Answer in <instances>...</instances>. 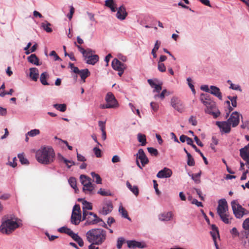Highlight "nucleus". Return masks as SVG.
<instances>
[{
	"instance_id": "36",
	"label": "nucleus",
	"mask_w": 249,
	"mask_h": 249,
	"mask_svg": "<svg viewBox=\"0 0 249 249\" xmlns=\"http://www.w3.org/2000/svg\"><path fill=\"white\" fill-rule=\"evenodd\" d=\"M119 212L120 213H121L122 216L128 219H130L129 217H128L127 211L122 205L119 206Z\"/></svg>"
},
{
	"instance_id": "16",
	"label": "nucleus",
	"mask_w": 249,
	"mask_h": 249,
	"mask_svg": "<svg viewBox=\"0 0 249 249\" xmlns=\"http://www.w3.org/2000/svg\"><path fill=\"white\" fill-rule=\"evenodd\" d=\"M240 155L247 162L249 168V143L240 149Z\"/></svg>"
},
{
	"instance_id": "47",
	"label": "nucleus",
	"mask_w": 249,
	"mask_h": 249,
	"mask_svg": "<svg viewBox=\"0 0 249 249\" xmlns=\"http://www.w3.org/2000/svg\"><path fill=\"white\" fill-rule=\"evenodd\" d=\"M193 148L195 150V151H196V152H197V153H198L199 154V155H200V156L202 157V158H203V160H204V161L205 163L206 164H208V161H207V159H206V158L205 157H204V155H203V153L200 151V150L199 149H198L197 148V147L196 146V145H193Z\"/></svg>"
},
{
	"instance_id": "51",
	"label": "nucleus",
	"mask_w": 249,
	"mask_h": 249,
	"mask_svg": "<svg viewBox=\"0 0 249 249\" xmlns=\"http://www.w3.org/2000/svg\"><path fill=\"white\" fill-rule=\"evenodd\" d=\"M116 3L114 1V0H105V5L107 7H111L112 6H114L116 5Z\"/></svg>"
},
{
	"instance_id": "22",
	"label": "nucleus",
	"mask_w": 249,
	"mask_h": 249,
	"mask_svg": "<svg viewBox=\"0 0 249 249\" xmlns=\"http://www.w3.org/2000/svg\"><path fill=\"white\" fill-rule=\"evenodd\" d=\"M173 216L172 212H164L159 215V219L161 221H168L172 219Z\"/></svg>"
},
{
	"instance_id": "58",
	"label": "nucleus",
	"mask_w": 249,
	"mask_h": 249,
	"mask_svg": "<svg viewBox=\"0 0 249 249\" xmlns=\"http://www.w3.org/2000/svg\"><path fill=\"white\" fill-rule=\"evenodd\" d=\"M167 93V91L166 89H164L162 91V92H161V93L160 94L155 95L154 96V98H156L157 97H160L161 99H163L164 98L165 96Z\"/></svg>"
},
{
	"instance_id": "42",
	"label": "nucleus",
	"mask_w": 249,
	"mask_h": 249,
	"mask_svg": "<svg viewBox=\"0 0 249 249\" xmlns=\"http://www.w3.org/2000/svg\"><path fill=\"white\" fill-rule=\"evenodd\" d=\"M201 175V172L198 173L197 174H192L189 175L191 177L192 179L196 183H199L200 182V180L199 179V177Z\"/></svg>"
},
{
	"instance_id": "5",
	"label": "nucleus",
	"mask_w": 249,
	"mask_h": 249,
	"mask_svg": "<svg viewBox=\"0 0 249 249\" xmlns=\"http://www.w3.org/2000/svg\"><path fill=\"white\" fill-rule=\"evenodd\" d=\"M217 212L221 219L226 224L231 223L228 211V204L225 199H221L218 202Z\"/></svg>"
},
{
	"instance_id": "46",
	"label": "nucleus",
	"mask_w": 249,
	"mask_h": 249,
	"mask_svg": "<svg viewBox=\"0 0 249 249\" xmlns=\"http://www.w3.org/2000/svg\"><path fill=\"white\" fill-rule=\"evenodd\" d=\"M173 108L180 113H182L184 111V107L182 104L181 103L180 101L178 103L177 105L174 107Z\"/></svg>"
},
{
	"instance_id": "59",
	"label": "nucleus",
	"mask_w": 249,
	"mask_h": 249,
	"mask_svg": "<svg viewBox=\"0 0 249 249\" xmlns=\"http://www.w3.org/2000/svg\"><path fill=\"white\" fill-rule=\"evenodd\" d=\"M189 122L191 123L193 125L196 126L197 125V121L195 118V117L193 116H191L189 119Z\"/></svg>"
},
{
	"instance_id": "2",
	"label": "nucleus",
	"mask_w": 249,
	"mask_h": 249,
	"mask_svg": "<svg viewBox=\"0 0 249 249\" xmlns=\"http://www.w3.org/2000/svg\"><path fill=\"white\" fill-rule=\"evenodd\" d=\"M87 241L90 243L100 245L105 242L107 237V231L101 228L92 229L86 234Z\"/></svg>"
},
{
	"instance_id": "13",
	"label": "nucleus",
	"mask_w": 249,
	"mask_h": 249,
	"mask_svg": "<svg viewBox=\"0 0 249 249\" xmlns=\"http://www.w3.org/2000/svg\"><path fill=\"white\" fill-rule=\"evenodd\" d=\"M94 51L91 49L89 53H87L84 57L86 63L88 64L94 65L99 61V56L97 54H93Z\"/></svg>"
},
{
	"instance_id": "33",
	"label": "nucleus",
	"mask_w": 249,
	"mask_h": 249,
	"mask_svg": "<svg viewBox=\"0 0 249 249\" xmlns=\"http://www.w3.org/2000/svg\"><path fill=\"white\" fill-rule=\"evenodd\" d=\"M51 24L47 21L41 23V27L47 33H51L52 32V29L51 28Z\"/></svg>"
},
{
	"instance_id": "6",
	"label": "nucleus",
	"mask_w": 249,
	"mask_h": 249,
	"mask_svg": "<svg viewBox=\"0 0 249 249\" xmlns=\"http://www.w3.org/2000/svg\"><path fill=\"white\" fill-rule=\"evenodd\" d=\"M106 104L100 105V107L102 109L116 108L119 107V103L115 99L114 95L110 92H107L106 97Z\"/></svg>"
},
{
	"instance_id": "14",
	"label": "nucleus",
	"mask_w": 249,
	"mask_h": 249,
	"mask_svg": "<svg viewBox=\"0 0 249 249\" xmlns=\"http://www.w3.org/2000/svg\"><path fill=\"white\" fill-rule=\"evenodd\" d=\"M240 116H241V115L238 112L236 111L233 112L228 120V121L232 127H235L239 124Z\"/></svg>"
},
{
	"instance_id": "20",
	"label": "nucleus",
	"mask_w": 249,
	"mask_h": 249,
	"mask_svg": "<svg viewBox=\"0 0 249 249\" xmlns=\"http://www.w3.org/2000/svg\"><path fill=\"white\" fill-rule=\"evenodd\" d=\"M172 175V171L169 168L165 167L160 171L157 174V177L159 178H168Z\"/></svg>"
},
{
	"instance_id": "34",
	"label": "nucleus",
	"mask_w": 249,
	"mask_h": 249,
	"mask_svg": "<svg viewBox=\"0 0 249 249\" xmlns=\"http://www.w3.org/2000/svg\"><path fill=\"white\" fill-rule=\"evenodd\" d=\"M160 42L159 41V40H157L155 42L154 48L152 49L151 51V53L153 55L154 58L157 57L156 52L159 49L160 46Z\"/></svg>"
},
{
	"instance_id": "28",
	"label": "nucleus",
	"mask_w": 249,
	"mask_h": 249,
	"mask_svg": "<svg viewBox=\"0 0 249 249\" xmlns=\"http://www.w3.org/2000/svg\"><path fill=\"white\" fill-rule=\"evenodd\" d=\"M126 185L127 187L136 196H137L139 195V189L137 186L134 185L132 186L130 183L127 181H126Z\"/></svg>"
},
{
	"instance_id": "52",
	"label": "nucleus",
	"mask_w": 249,
	"mask_h": 249,
	"mask_svg": "<svg viewBox=\"0 0 249 249\" xmlns=\"http://www.w3.org/2000/svg\"><path fill=\"white\" fill-rule=\"evenodd\" d=\"M187 81L188 85L189 87L191 89V90L193 92V94H195L196 93V90L195 89L194 85L192 83L191 78L190 77L187 78Z\"/></svg>"
},
{
	"instance_id": "3",
	"label": "nucleus",
	"mask_w": 249,
	"mask_h": 249,
	"mask_svg": "<svg viewBox=\"0 0 249 249\" xmlns=\"http://www.w3.org/2000/svg\"><path fill=\"white\" fill-rule=\"evenodd\" d=\"M20 224V220L17 218L6 219V216H4L0 226V231L3 233L9 234L18 228Z\"/></svg>"
},
{
	"instance_id": "18",
	"label": "nucleus",
	"mask_w": 249,
	"mask_h": 249,
	"mask_svg": "<svg viewBox=\"0 0 249 249\" xmlns=\"http://www.w3.org/2000/svg\"><path fill=\"white\" fill-rule=\"evenodd\" d=\"M127 15L128 13L124 5H122L117 8L116 17L118 19L124 20L126 18Z\"/></svg>"
},
{
	"instance_id": "54",
	"label": "nucleus",
	"mask_w": 249,
	"mask_h": 249,
	"mask_svg": "<svg viewBox=\"0 0 249 249\" xmlns=\"http://www.w3.org/2000/svg\"><path fill=\"white\" fill-rule=\"evenodd\" d=\"M124 241V239L123 237H119L118 238L117 247L118 249H121Z\"/></svg>"
},
{
	"instance_id": "11",
	"label": "nucleus",
	"mask_w": 249,
	"mask_h": 249,
	"mask_svg": "<svg viewBox=\"0 0 249 249\" xmlns=\"http://www.w3.org/2000/svg\"><path fill=\"white\" fill-rule=\"evenodd\" d=\"M113 208V206L112 201L110 200L105 199L102 203L99 212L103 215H106L112 212Z\"/></svg>"
},
{
	"instance_id": "62",
	"label": "nucleus",
	"mask_w": 249,
	"mask_h": 249,
	"mask_svg": "<svg viewBox=\"0 0 249 249\" xmlns=\"http://www.w3.org/2000/svg\"><path fill=\"white\" fill-rule=\"evenodd\" d=\"M64 162L66 164L68 168H71V166L74 165L75 164L74 162L72 160H70L67 159L65 160Z\"/></svg>"
},
{
	"instance_id": "30",
	"label": "nucleus",
	"mask_w": 249,
	"mask_h": 249,
	"mask_svg": "<svg viewBox=\"0 0 249 249\" xmlns=\"http://www.w3.org/2000/svg\"><path fill=\"white\" fill-rule=\"evenodd\" d=\"M49 77V75L47 72L42 73L40 76V81L43 85H49V84L47 82V79Z\"/></svg>"
},
{
	"instance_id": "56",
	"label": "nucleus",
	"mask_w": 249,
	"mask_h": 249,
	"mask_svg": "<svg viewBox=\"0 0 249 249\" xmlns=\"http://www.w3.org/2000/svg\"><path fill=\"white\" fill-rule=\"evenodd\" d=\"M179 101L180 100L178 98L173 97L171 100V105L174 107Z\"/></svg>"
},
{
	"instance_id": "48",
	"label": "nucleus",
	"mask_w": 249,
	"mask_h": 249,
	"mask_svg": "<svg viewBox=\"0 0 249 249\" xmlns=\"http://www.w3.org/2000/svg\"><path fill=\"white\" fill-rule=\"evenodd\" d=\"M213 231L211 232V234L213 237V240L214 241L216 240V235H218V231L217 228L214 227V226H213Z\"/></svg>"
},
{
	"instance_id": "27",
	"label": "nucleus",
	"mask_w": 249,
	"mask_h": 249,
	"mask_svg": "<svg viewBox=\"0 0 249 249\" xmlns=\"http://www.w3.org/2000/svg\"><path fill=\"white\" fill-rule=\"evenodd\" d=\"M94 186L92 184L83 186V191L88 195H92L94 193Z\"/></svg>"
},
{
	"instance_id": "35",
	"label": "nucleus",
	"mask_w": 249,
	"mask_h": 249,
	"mask_svg": "<svg viewBox=\"0 0 249 249\" xmlns=\"http://www.w3.org/2000/svg\"><path fill=\"white\" fill-rule=\"evenodd\" d=\"M68 182L71 186L75 190V192L78 190L76 185V180L75 178L71 177L68 180Z\"/></svg>"
},
{
	"instance_id": "12",
	"label": "nucleus",
	"mask_w": 249,
	"mask_h": 249,
	"mask_svg": "<svg viewBox=\"0 0 249 249\" xmlns=\"http://www.w3.org/2000/svg\"><path fill=\"white\" fill-rule=\"evenodd\" d=\"M69 67L73 72L80 75L83 83L85 82L86 78L90 75V72L88 69L79 70L77 67H75L74 64L71 63H69Z\"/></svg>"
},
{
	"instance_id": "50",
	"label": "nucleus",
	"mask_w": 249,
	"mask_h": 249,
	"mask_svg": "<svg viewBox=\"0 0 249 249\" xmlns=\"http://www.w3.org/2000/svg\"><path fill=\"white\" fill-rule=\"evenodd\" d=\"M158 69L161 72H165L166 71V67L165 65L163 63L158 62Z\"/></svg>"
},
{
	"instance_id": "21",
	"label": "nucleus",
	"mask_w": 249,
	"mask_h": 249,
	"mask_svg": "<svg viewBox=\"0 0 249 249\" xmlns=\"http://www.w3.org/2000/svg\"><path fill=\"white\" fill-rule=\"evenodd\" d=\"M111 66L113 70L117 71L120 69H126V65L120 62L118 59L114 58L111 63Z\"/></svg>"
},
{
	"instance_id": "38",
	"label": "nucleus",
	"mask_w": 249,
	"mask_h": 249,
	"mask_svg": "<svg viewBox=\"0 0 249 249\" xmlns=\"http://www.w3.org/2000/svg\"><path fill=\"white\" fill-rule=\"evenodd\" d=\"M53 107L57 109L58 110H59L61 112H64L66 110V105L64 104H54Z\"/></svg>"
},
{
	"instance_id": "23",
	"label": "nucleus",
	"mask_w": 249,
	"mask_h": 249,
	"mask_svg": "<svg viewBox=\"0 0 249 249\" xmlns=\"http://www.w3.org/2000/svg\"><path fill=\"white\" fill-rule=\"evenodd\" d=\"M210 93L216 97L219 100H222V93L220 91L219 88L214 86H210Z\"/></svg>"
},
{
	"instance_id": "39",
	"label": "nucleus",
	"mask_w": 249,
	"mask_h": 249,
	"mask_svg": "<svg viewBox=\"0 0 249 249\" xmlns=\"http://www.w3.org/2000/svg\"><path fill=\"white\" fill-rule=\"evenodd\" d=\"M91 175L94 180H95V182L97 184H101L102 183V178L100 177V176L96 174L94 172H91Z\"/></svg>"
},
{
	"instance_id": "43",
	"label": "nucleus",
	"mask_w": 249,
	"mask_h": 249,
	"mask_svg": "<svg viewBox=\"0 0 249 249\" xmlns=\"http://www.w3.org/2000/svg\"><path fill=\"white\" fill-rule=\"evenodd\" d=\"M98 194L101 195L102 196H110L112 195L109 191H107L102 188H100L99 189V190L98 191Z\"/></svg>"
},
{
	"instance_id": "37",
	"label": "nucleus",
	"mask_w": 249,
	"mask_h": 249,
	"mask_svg": "<svg viewBox=\"0 0 249 249\" xmlns=\"http://www.w3.org/2000/svg\"><path fill=\"white\" fill-rule=\"evenodd\" d=\"M75 46L77 47L78 50L82 53L83 57H84L86 54L89 53V51H90V49H87L85 50L81 46L78 45L76 44V42H74Z\"/></svg>"
},
{
	"instance_id": "57",
	"label": "nucleus",
	"mask_w": 249,
	"mask_h": 249,
	"mask_svg": "<svg viewBox=\"0 0 249 249\" xmlns=\"http://www.w3.org/2000/svg\"><path fill=\"white\" fill-rule=\"evenodd\" d=\"M93 152L96 157L100 158L101 157V151L99 148L97 147H94L93 148Z\"/></svg>"
},
{
	"instance_id": "41",
	"label": "nucleus",
	"mask_w": 249,
	"mask_h": 249,
	"mask_svg": "<svg viewBox=\"0 0 249 249\" xmlns=\"http://www.w3.org/2000/svg\"><path fill=\"white\" fill-rule=\"evenodd\" d=\"M18 157L22 164H28L29 163L28 160L24 157L23 153L18 154Z\"/></svg>"
},
{
	"instance_id": "9",
	"label": "nucleus",
	"mask_w": 249,
	"mask_h": 249,
	"mask_svg": "<svg viewBox=\"0 0 249 249\" xmlns=\"http://www.w3.org/2000/svg\"><path fill=\"white\" fill-rule=\"evenodd\" d=\"M136 156V164L141 169H142L149 162V160L146 156L143 150L140 149Z\"/></svg>"
},
{
	"instance_id": "4",
	"label": "nucleus",
	"mask_w": 249,
	"mask_h": 249,
	"mask_svg": "<svg viewBox=\"0 0 249 249\" xmlns=\"http://www.w3.org/2000/svg\"><path fill=\"white\" fill-rule=\"evenodd\" d=\"M200 99L206 107L205 113L211 114L214 118H216L220 115V112L217 108L215 102L210 99L209 95L202 93L200 95Z\"/></svg>"
},
{
	"instance_id": "26",
	"label": "nucleus",
	"mask_w": 249,
	"mask_h": 249,
	"mask_svg": "<svg viewBox=\"0 0 249 249\" xmlns=\"http://www.w3.org/2000/svg\"><path fill=\"white\" fill-rule=\"evenodd\" d=\"M29 62L36 66H40L41 63L39 62V60L35 54H32L27 57Z\"/></svg>"
},
{
	"instance_id": "15",
	"label": "nucleus",
	"mask_w": 249,
	"mask_h": 249,
	"mask_svg": "<svg viewBox=\"0 0 249 249\" xmlns=\"http://www.w3.org/2000/svg\"><path fill=\"white\" fill-rule=\"evenodd\" d=\"M240 155L247 162L249 168V143L240 149Z\"/></svg>"
},
{
	"instance_id": "8",
	"label": "nucleus",
	"mask_w": 249,
	"mask_h": 249,
	"mask_svg": "<svg viewBox=\"0 0 249 249\" xmlns=\"http://www.w3.org/2000/svg\"><path fill=\"white\" fill-rule=\"evenodd\" d=\"M82 220H86L85 225H95L103 221L102 219L92 212L83 213Z\"/></svg>"
},
{
	"instance_id": "32",
	"label": "nucleus",
	"mask_w": 249,
	"mask_h": 249,
	"mask_svg": "<svg viewBox=\"0 0 249 249\" xmlns=\"http://www.w3.org/2000/svg\"><path fill=\"white\" fill-rule=\"evenodd\" d=\"M137 139L139 142L141 143V146H144L146 144V139L145 135L138 133L137 135Z\"/></svg>"
},
{
	"instance_id": "19",
	"label": "nucleus",
	"mask_w": 249,
	"mask_h": 249,
	"mask_svg": "<svg viewBox=\"0 0 249 249\" xmlns=\"http://www.w3.org/2000/svg\"><path fill=\"white\" fill-rule=\"evenodd\" d=\"M216 124L219 127L220 130L225 133H229L231 130L230 124L228 121H223L219 122L217 121L216 122Z\"/></svg>"
},
{
	"instance_id": "29",
	"label": "nucleus",
	"mask_w": 249,
	"mask_h": 249,
	"mask_svg": "<svg viewBox=\"0 0 249 249\" xmlns=\"http://www.w3.org/2000/svg\"><path fill=\"white\" fill-rule=\"evenodd\" d=\"M80 179L83 186H85L91 183L90 178L85 175H81L80 177Z\"/></svg>"
},
{
	"instance_id": "49",
	"label": "nucleus",
	"mask_w": 249,
	"mask_h": 249,
	"mask_svg": "<svg viewBox=\"0 0 249 249\" xmlns=\"http://www.w3.org/2000/svg\"><path fill=\"white\" fill-rule=\"evenodd\" d=\"M147 149L148 152L151 155L156 156L158 155V151L156 148L153 147H148Z\"/></svg>"
},
{
	"instance_id": "61",
	"label": "nucleus",
	"mask_w": 249,
	"mask_h": 249,
	"mask_svg": "<svg viewBox=\"0 0 249 249\" xmlns=\"http://www.w3.org/2000/svg\"><path fill=\"white\" fill-rule=\"evenodd\" d=\"M150 106L152 109L154 111H157L159 108V105L155 102H151L150 103Z\"/></svg>"
},
{
	"instance_id": "53",
	"label": "nucleus",
	"mask_w": 249,
	"mask_h": 249,
	"mask_svg": "<svg viewBox=\"0 0 249 249\" xmlns=\"http://www.w3.org/2000/svg\"><path fill=\"white\" fill-rule=\"evenodd\" d=\"M229 88L233 90L239 91L240 92L242 91L241 87L239 85H235L233 83H231V86H230Z\"/></svg>"
},
{
	"instance_id": "25",
	"label": "nucleus",
	"mask_w": 249,
	"mask_h": 249,
	"mask_svg": "<svg viewBox=\"0 0 249 249\" xmlns=\"http://www.w3.org/2000/svg\"><path fill=\"white\" fill-rule=\"evenodd\" d=\"M30 74L29 76L31 79L34 81H36L38 78L39 73L38 70L36 68H31L29 69Z\"/></svg>"
},
{
	"instance_id": "55",
	"label": "nucleus",
	"mask_w": 249,
	"mask_h": 249,
	"mask_svg": "<svg viewBox=\"0 0 249 249\" xmlns=\"http://www.w3.org/2000/svg\"><path fill=\"white\" fill-rule=\"evenodd\" d=\"M242 226L245 230H249V217L246 218L243 222Z\"/></svg>"
},
{
	"instance_id": "45",
	"label": "nucleus",
	"mask_w": 249,
	"mask_h": 249,
	"mask_svg": "<svg viewBox=\"0 0 249 249\" xmlns=\"http://www.w3.org/2000/svg\"><path fill=\"white\" fill-rule=\"evenodd\" d=\"M40 133V131L37 129H32L31 131L28 132L27 135L30 137H35Z\"/></svg>"
},
{
	"instance_id": "44",
	"label": "nucleus",
	"mask_w": 249,
	"mask_h": 249,
	"mask_svg": "<svg viewBox=\"0 0 249 249\" xmlns=\"http://www.w3.org/2000/svg\"><path fill=\"white\" fill-rule=\"evenodd\" d=\"M195 160L190 153H187V164L189 166H192L195 165Z\"/></svg>"
},
{
	"instance_id": "24",
	"label": "nucleus",
	"mask_w": 249,
	"mask_h": 249,
	"mask_svg": "<svg viewBox=\"0 0 249 249\" xmlns=\"http://www.w3.org/2000/svg\"><path fill=\"white\" fill-rule=\"evenodd\" d=\"M127 246L129 248L135 249L136 248L142 249L145 247L144 243L136 241H128Z\"/></svg>"
},
{
	"instance_id": "1",
	"label": "nucleus",
	"mask_w": 249,
	"mask_h": 249,
	"mask_svg": "<svg viewBox=\"0 0 249 249\" xmlns=\"http://www.w3.org/2000/svg\"><path fill=\"white\" fill-rule=\"evenodd\" d=\"M37 161L42 164L48 165L53 162L55 158V152L50 146H42L36 153Z\"/></svg>"
},
{
	"instance_id": "10",
	"label": "nucleus",
	"mask_w": 249,
	"mask_h": 249,
	"mask_svg": "<svg viewBox=\"0 0 249 249\" xmlns=\"http://www.w3.org/2000/svg\"><path fill=\"white\" fill-rule=\"evenodd\" d=\"M81 218L80 207L79 205L75 204L72 209L71 218V222L75 225H77L81 221Z\"/></svg>"
},
{
	"instance_id": "63",
	"label": "nucleus",
	"mask_w": 249,
	"mask_h": 249,
	"mask_svg": "<svg viewBox=\"0 0 249 249\" xmlns=\"http://www.w3.org/2000/svg\"><path fill=\"white\" fill-rule=\"evenodd\" d=\"M74 12V8H73V6H71L70 7V13L67 16L68 18L70 20H71L72 18Z\"/></svg>"
},
{
	"instance_id": "40",
	"label": "nucleus",
	"mask_w": 249,
	"mask_h": 249,
	"mask_svg": "<svg viewBox=\"0 0 249 249\" xmlns=\"http://www.w3.org/2000/svg\"><path fill=\"white\" fill-rule=\"evenodd\" d=\"M58 231L61 233H65L69 235H71L72 233V231H71L70 229H69L65 227H62L58 229Z\"/></svg>"
},
{
	"instance_id": "7",
	"label": "nucleus",
	"mask_w": 249,
	"mask_h": 249,
	"mask_svg": "<svg viewBox=\"0 0 249 249\" xmlns=\"http://www.w3.org/2000/svg\"><path fill=\"white\" fill-rule=\"evenodd\" d=\"M232 210L237 218H241L244 215H248L249 211L240 205L237 200H234L231 202Z\"/></svg>"
},
{
	"instance_id": "64",
	"label": "nucleus",
	"mask_w": 249,
	"mask_h": 249,
	"mask_svg": "<svg viewBox=\"0 0 249 249\" xmlns=\"http://www.w3.org/2000/svg\"><path fill=\"white\" fill-rule=\"evenodd\" d=\"M50 54L51 56H54V60H55V61H56V60H61L60 59V58L59 57V56L56 54V53H55V52L54 51H52L50 53Z\"/></svg>"
},
{
	"instance_id": "17",
	"label": "nucleus",
	"mask_w": 249,
	"mask_h": 249,
	"mask_svg": "<svg viewBox=\"0 0 249 249\" xmlns=\"http://www.w3.org/2000/svg\"><path fill=\"white\" fill-rule=\"evenodd\" d=\"M240 155L247 162L249 168V143L240 149Z\"/></svg>"
},
{
	"instance_id": "60",
	"label": "nucleus",
	"mask_w": 249,
	"mask_h": 249,
	"mask_svg": "<svg viewBox=\"0 0 249 249\" xmlns=\"http://www.w3.org/2000/svg\"><path fill=\"white\" fill-rule=\"evenodd\" d=\"M14 92V90L11 89L8 92H5V91H2L0 93V97H4L6 95H11Z\"/></svg>"
},
{
	"instance_id": "31",
	"label": "nucleus",
	"mask_w": 249,
	"mask_h": 249,
	"mask_svg": "<svg viewBox=\"0 0 249 249\" xmlns=\"http://www.w3.org/2000/svg\"><path fill=\"white\" fill-rule=\"evenodd\" d=\"M83 204V213L89 212L88 210H91L92 207L90 203L88 202L86 200H83L82 202Z\"/></svg>"
}]
</instances>
